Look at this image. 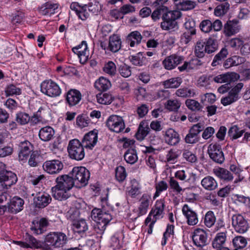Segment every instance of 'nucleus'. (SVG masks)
<instances>
[{"instance_id": "18", "label": "nucleus", "mask_w": 250, "mask_h": 250, "mask_svg": "<svg viewBox=\"0 0 250 250\" xmlns=\"http://www.w3.org/2000/svg\"><path fill=\"white\" fill-rule=\"evenodd\" d=\"M200 28L205 33L210 32L211 35L217 33L219 31V20H216L213 22L208 20H204L201 22Z\"/></svg>"}, {"instance_id": "61", "label": "nucleus", "mask_w": 250, "mask_h": 250, "mask_svg": "<svg viewBox=\"0 0 250 250\" xmlns=\"http://www.w3.org/2000/svg\"><path fill=\"white\" fill-rule=\"evenodd\" d=\"M216 218L214 213L211 211H208L206 214L204 223L206 226L208 228L212 227L215 223Z\"/></svg>"}, {"instance_id": "22", "label": "nucleus", "mask_w": 250, "mask_h": 250, "mask_svg": "<svg viewBox=\"0 0 250 250\" xmlns=\"http://www.w3.org/2000/svg\"><path fill=\"white\" fill-rule=\"evenodd\" d=\"M24 200L20 197H14L8 206V212L16 214L23 209Z\"/></svg>"}, {"instance_id": "45", "label": "nucleus", "mask_w": 250, "mask_h": 250, "mask_svg": "<svg viewBox=\"0 0 250 250\" xmlns=\"http://www.w3.org/2000/svg\"><path fill=\"white\" fill-rule=\"evenodd\" d=\"M196 2L190 0H183L177 4L178 9L183 11H188L193 9L195 7Z\"/></svg>"}, {"instance_id": "56", "label": "nucleus", "mask_w": 250, "mask_h": 250, "mask_svg": "<svg viewBox=\"0 0 250 250\" xmlns=\"http://www.w3.org/2000/svg\"><path fill=\"white\" fill-rule=\"evenodd\" d=\"M92 6V4L91 3H89L88 4H85L83 6L82 9L79 10V11L76 13L79 18L81 19L82 21L86 20L89 16L88 13L86 11V8L88 7L89 11H92L93 9L90 8Z\"/></svg>"}, {"instance_id": "31", "label": "nucleus", "mask_w": 250, "mask_h": 250, "mask_svg": "<svg viewBox=\"0 0 250 250\" xmlns=\"http://www.w3.org/2000/svg\"><path fill=\"white\" fill-rule=\"evenodd\" d=\"M55 134L54 129L50 126L42 127L39 131V136L43 141L47 142L51 140Z\"/></svg>"}, {"instance_id": "62", "label": "nucleus", "mask_w": 250, "mask_h": 250, "mask_svg": "<svg viewBox=\"0 0 250 250\" xmlns=\"http://www.w3.org/2000/svg\"><path fill=\"white\" fill-rule=\"evenodd\" d=\"M80 211L75 208H70L66 214V217L68 219L74 223L75 221H78L80 218Z\"/></svg>"}, {"instance_id": "40", "label": "nucleus", "mask_w": 250, "mask_h": 250, "mask_svg": "<svg viewBox=\"0 0 250 250\" xmlns=\"http://www.w3.org/2000/svg\"><path fill=\"white\" fill-rule=\"evenodd\" d=\"M208 153L209 157L214 162L219 163V145L210 144L208 147Z\"/></svg>"}, {"instance_id": "46", "label": "nucleus", "mask_w": 250, "mask_h": 250, "mask_svg": "<svg viewBox=\"0 0 250 250\" xmlns=\"http://www.w3.org/2000/svg\"><path fill=\"white\" fill-rule=\"evenodd\" d=\"M146 58L144 56L142 52H139L134 56H131L130 61L133 65L142 66L145 64Z\"/></svg>"}, {"instance_id": "5", "label": "nucleus", "mask_w": 250, "mask_h": 250, "mask_svg": "<svg viewBox=\"0 0 250 250\" xmlns=\"http://www.w3.org/2000/svg\"><path fill=\"white\" fill-rule=\"evenodd\" d=\"M84 148L79 140L74 139L70 140L67 146L70 158L77 161L83 160L85 156Z\"/></svg>"}, {"instance_id": "37", "label": "nucleus", "mask_w": 250, "mask_h": 250, "mask_svg": "<svg viewBox=\"0 0 250 250\" xmlns=\"http://www.w3.org/2000/svg\"><path fill=\"white\" fill-rule=\"evenodd\" d=\"M73 229L76 232L80 233L84 232L88 229V225L85 220L80 219L78 221H75L72 224Z\"/></svg>"}, {"instance_id": "35", "label": "nucleus", "mask_w": 250, "mask_h": 250, "mask_svg": "<svg viewBox=\"0 0 250 250\" xmlns=\"http://www.w3.org/2000/svg\"><path fill=\"white\" fill-rule=\"evenodd\" d=\"M239 74L234 72H228L225 74L220 75V83H230L235 82L240 79Z\"/></svg>"}, {"instance_id": "9", "label": "nucleus", "mask_w": 250, "mask_h": 250, "mask_svg": "<svg viewBox=\"0 0 250 250\" xmlns=\"http://www.w3.org/2000/svg\"><path fill=\"white\" fill-rule=\"evenodd\" d=\"M192 240L197 247L202 248L208 244V234L203 229L197 228L192 232Z\"/></svg>"}, {"instance_id": "25", "label": "nucleus", "mask_w": 250, "mask_h": 250, "mask_svg": "<svg viewBox=\"0 0 250 250\" xmlns=\"http://www.w3.org/2000/svg\"><path fill=\"white\" fill-rule=\"evenodd\" d=\"M164 138L166 143L170 146L176 145L180 140L179 134L172 128L167 130Z\"/></svg>"}, {"instance_id": "27", "label": "nucleus", "mask_w": 250, "mask_h": 250, "mask_svg": "<svg viewBox=\"0 0 250 250\" xmlns=\"http://www.w3.org/2000/svg\"><path fill=\"white\" fill-rule=\"evenodd\" d=\"M59 4L54 3L50 1L47 2L42 4L39 9L40 14L44 16H51L56 13V10L58 8Z\"/></svg>"}, {"instance_id": "28", "label": "nucleus", "mask_w": 250, "mask_h": 250, "mask_svg": "<svg viewBox=\"0 0 250 250\" xmlns=\"http://www.w3.org/2000/svg\"><path fill=\"white\" fill-rule=\"evenodd\" d=\"M238 21L237 20L229 21L225 24L224 33L226 36H231L238 33L240 27L238 24Z\"/></svg>"}, {"instance_id": "12", "label": "nucleus", "mask_w": 250, "mask_h": 250, "mask_svg": "<svg viewBox=\"0 0 250 250\" xmlns=\"http://www.w3.org/2000/svg\"><path fill=\"white\" fill-rule=\"evenodd\" d=\"M73 52L77 54L81 64H85L88 60L89 51L85 41H82L81 43L72 48Z\"/></svg>"}, {"instance_id": "30", "label": "nucleus", "mask_w": 250, "mask_h": 250, "mask_svg": "<svg viewBox=\"0 0 250 250\" xmlns=\"http://www.w3.org/2000/svg\"><path fill=\"white\" fill-rule=\"evenodd\" d=\"M30 146L31 144L28 141H24L20 143L18 156L20 161H24L27 159L31 151Z\"/></svg>"}, {"instance_id": "59", "label": "nucleus", "mask_w": 250, "mask_h": 250, "mask_svg": "<svg viewBox=\"0 0 250 250\" xmlns=\"http://www.w3.org/2000/svg\"><path fill=\"white\" fill-rule=\"evenodd\" d=\"M184 26L187 31L190 32L191 34H195V22L191 18H188L185 19Z\"/></svg>"}, {"instance_id": "17", "label": "nucleus", "mask_w": 250, "mask_h": 250, "mask_svg": "<svg viewBox=\"0 0 250 250\" xmlns=\"http://www.w3.org/2000/svg\"><path fill=\"white\" fill-rule=\"evenodd\" d=\"M184 60V57L173 54L167 57L163 61V64L166 69L171 70L182 63Z\"/></svg>"}, {"instance_id": "11", "label": "nucleus", "mask_w": 250, "mask_h": 250, "mask_svg": "<svg viewBox=\"0 0 250 250\" xmlns=\"http://www.w3.org/2000/svg\"><path fill=\"white\" fill-rule=\"evenodd\" d=\"M43 170L50 174L59 173L63 168V163L59 160H52L45 161L43 165Z\"/></svg>"}, {"instance_id": "26", "label": "nucleus", "mask_w": 250, "mask_h": 250, "mask_svg": "<svg viewBox=\"0 0 250 250\" xmlns=\"http://www.w3.org/2000/svg\"><path fill=\"white\" fill-rule=\"evenodd\" d=\"M82 97V94L79 90L72 89L67 92L66 100L70 106H74L80 102Z\"/></svg>"}, {"instance_id": "51", "label": "nucleus", "mask_w": 250, "mask_h": 250, "mask_svg": "<svg viewBox=\"0 0 250 250\" xmlns=\"http://www.w3.org/2000/svg\"><path fill=\"white\" fill-rule=\"evenodd\" d=\"M90 123V119L85 115H80L76 118V125L81 128L88 126Z\"/></svg>"}, {"instance_id": "29", "label": "nucleus", "mask_w": 250, "mask_h": 250, "mask_svg": "<svg viewBox=\"0 0 250 250\" xmlns=\"http://www.w3.org/2000/svg\"><path fill=\"white\" fill-rule=\"evenodd\" d=\"M122 42L120 37L114 34L109 38L108 49L113 53L118 52L121 48Z\"/></svg>"}, {"instance_id": "6", "label": "nucleus", "mask_w": 250, "mask_h": 250, "mask_svg": "<svg viewBox=\"0 0 250 250\" xmlns=\"http://www.w3.org/2000/svg\"><path fill=\"white\" fill-rule=\"evenodd\" d=\"M41 91L44 94L50 97H58L62 92L59 85L51 80H46L41 83Z\"/></svg>"}, {"instance_id": "60", "label": "nucleus", "mask_w": 250, "mask_h": 250, "mask_svg": "<svg viewBox=\"0 0 250 250\" xmlns=\"http://www.w3.org/2000/svg\"><path fill=\"white\" fill-rule=\"evenodd\" d=\"M30 120L29 115L24 112H19L16 115V121L21 125L27 124Z\"/></svg>"}, {"instance_id": "8", "label": "nucleus", "mask_w": 250, "mask_h": 250, "mask_svg": "<svg viewBox=\"0 0 250 250\" xmlns=\"http://www.w3.org/2000/svg\"><path fill=\"white\" fill-rule=\"evenodd\" d=\"M17 180V176L14 172L4 170L0 171V183L4 188H8L15 184Z\"/></svg>"}, {"instance_id": "2", "label": "nucleus", "mask_w": 250, "mask_h": 250, "mask_svg": "<svg viewBox=\"0 0 250 250\" xmlns=\"http://www.w3.org/2000/svg\"><path fill=\"white\" fill-rule=\"evenodd\" d=\"M69 175L74 181L75 187L77 188L86 186L90 178L89 170L83 167H73Z\"/></svg>"}, {"instance_id": "39", "label": "nucleus", "mask_w": 250, "mask_h": 250, "mask_svg": "<svg viewBox=\"0 0 250 250\" xmlns=\"http://www.w3.org/2000/svg\"><path fill=\"white\" fill-rule=\"evenodd\" d=\"M94 86L99 91H105L111 86V83L108 79L101 77L96 81Z\"/></svg>"}, {"instance_id": "54", "label": "nucleus", "mask_w": 250, "mask_h": 250, "mask_svg": "<svg viewBox=\"0 0 250 250\" xmlns=\"http://www.w3.org/2000/svg\"><path fill=\"white\" fill-rule=\"evenodd\" d=\"M244 131L239 128L237 125H233L230 128L228 134L232 139H236L243 135Z\"/></svg>"}, {"instance_id": "36", "label": "nucleus", "mask_w": 250, "mask_h": 250, "mask_svg": "<svg viewBox=\"0 0 250 250\" xmlns=\"http://www.w3.org/2000/svg\"><path fill=\"white\" fill-rule=\"evenodd\" d=\"M142 39L141 33L136 31L132 32L127 36L126 41L130 46L134 47L141 42Z\"/></svg>"}, {"instance_id": "41", "label": "nucleus", "mask_w": 250, "mask_h": 250, "mask_svg": "<svg viewBox=\"0 0 250 250\" xmlns=\"http://www.w3.org/2000/svg\"><path fill=\"white\" fill-rule=\"evenodd\" d=\"M202 186L208 190H213L217 187V183L215 180L211 176L205 177L201 181Z\"/></svg>"}, {"instance_id": "13", "label": "nucleus", "mask_w": 250, "mask_h": 250, "mask_svg": "<svg viewBox=\"0 0 250 250\" xmlns=\"http://www.w3.org/2000/svg\"><path fill=\"white\" fill-rule=\"evenodd\" d=\"M139 205L137 209L138 216L146 214L151 203V194L148 193H144L139 200Z\"/></svg>"}, {"instance_id": "33", "label": "nucleus", "mask_w": 250, "mask_h": 250, "mask_svg": "<svg viewBox=\"0 0 250 250\" xmlns=\"http://www.w3.org/2000/svg\"><path fill=\"white\" fill-rule=\"evenodd\" d=\"M213 81L219 83V77H213L211 75L209 76L204 75L199 78L197 84L199 86L207 88Z\"/></svg>"}, {"instance_id": "4", "label": "nucleus", "mask_w": 250, "mask_h": 250, "mask_svg": "<svg viewBox=\"0 0 250 250\" xmlns=\"http://www.w3.org/2000/svg\"><path fill=\"white\" fill-rule=\"evenodd\" d=\"M68 241L66 235L62 232H51L45 238V242L47 245L53 248H62Z\"/></svg>"}, {"instance_id": "47", "label": "nucleus", "mask_w": 250, "mask_h": 250, "mask_svg": "<svg viewBox=\"0 0 250 250\" xmlns=\"http://www.w3.org/2000/svg\"><path fill=\"white\" fill-rule=\"evenodd\" d=\"M155 188L156 192L153 196V199H155L156 198L159 197L162 192L167 190L168 188V185L166 182L164 181H160L155 184Z\"/></svg>"}, {"instance_id": "34", "label": "nucleus", "mask_w": 250, "mask_h": 250, "mask_svg": "<svg viewBox=\"0 0 250 250\" xmlns=\"http://www.w3.org/2000/svg\"><path fill=\"white\" fill-rule=\"evenodd\" d=\"M124 159L128 164H135L138 159L136 150L131 146L128 148L124 154Z\"/></svg>"}, {"instance_id": "44", "label": "nucleus", "mask_w": 250, "mask_h": 250, "mask_svg": "<svg viewBox=\"0 0 250 250\" xmlns=\"http://www.w3.org/2000/svg\"><path fill=\"white\" fill-rule=\"evenodd\" d=\"M207 42L203 40L197 42L195 47V54L198 58H202L207 53V47H206Z\"/></svg>"}, {"instance_id": "16", "label": "nucleus", "mask_w": 250, "mask_h": 250, "mask_svg": "<svg viewBox=\"0 0 250 250\" xmlns=\"http://www.w3.org/2000/svg\"><path fill=\"white\" fill-rule=\"evenodd\" d=\"M182 212L187 219V224L190 226H194L198 222L197 213L187 204L182 208Z\"/></svg>"}, {"instance_id": "14", "label": "nucleus", "mask_w": 250, "mask_h": 250, "mask_svg": "<svg viewBox=\"0 0 250 250\" xmlns=\"http://www.w3.org/2000/svg\"><path fill=\"white\" fill-rule=\"evenodd\" d=\"M98 141V131L94 130L86 133L82 141V144L84 148L92 149Z\"/></svg>"}, {"instance_id": "24", "label": "nucleus", "mask_w": 250, "mask_h": 250, "mask_svg": "<svg viewBox=\"0 0 250 250\" xmlns=\"http://www.w3.org/2000/svg\"><path fill=\"white\" fill-rule=\"evenodd\" d=\"M56 185L69 191L75 184L70 175H62L58 176L55 180Z\"/></svg>"}, {"instance_id": "19", "label": "nucleus", "mask_w": 250, "mask_h": 250, "mask_svg": "<svg viewBox=\"0 0 250 250\" xmlns=\"http://www.w3.org/2000/svg\"><path fill=\"white\" fill-rule=\"evenodd\" d=\"M50 195L45 192H38L34 198V202L37 207L44 208L47 206L51 202Z\"/></svg>"}, {"instance_id": "63", "label": "nucleus", "mask_w": 250, "mask_h": 250, "mask_svg": "<svg viewBox=\"0 0 250 250\" xmlns=\"http://www.w3.org/2000/svg\"><path fill=\"white\" fill-rule=\"evenodd\" d=\"M233 178L232 174L229 171L225 168H220V179L228 182L231 181Z\"/></svg>"}, {"instance_id": "23", "label": "nucleus", "mask_w": 250, "mask_h": 250, "mask_svg": "<svg viewBox=\"0 0 250 250\" xmlns=\"http://www.w3.org/2000/svg\"><path fill=\"white\" fill-rule=\"evenodd\" d=\"M174 175L177 179L185 182H194L196 179V174L191 172L188 168L177 171Z\"/></svg>"}, {"instance_id": "10", "label": "nucleus", "mask_w": 250, "mask_h": 250, "mask_svg": "<svg viewBox=\"0 0 250 250\" xmlns=\"http://www.w3.org/2000/svg\"><path fill=\"white\" fill-rule=\"evenodd\" d=\"M232 224L234 230L239 233L247 232L249 228L247 221L240 214H236L232 216Z\"/></svg>"}, {"instance_id": "52", "label": "nucleus", "mask_w": 250, "mask_h": 250, "mask_svg": "<svg viewBox=\"0 0 250 250\" xmlns=\"http://www.w3.org/2000/svg\"><path fill=\"white\" fill-rule=\"evenodd\" d=\"M165 105L166 108L170 111H177L181 106V103L177 99H170L167 101Z\"/></svg>"}, {"instance_id": "38", "label": "nucleus", "mask_w": 250, "mask_h": 250, "mask_svg": "<svg viewBox=\"0 0 250 250\" xmlns=\"http://www.w3.org/2000/svg\"><path fill=\"white\" fill-rule=\"evenodd\" d=\"M182 83L181 78L177 77L171 78L162 82L163 85L165 88H176Z\"/></svg>"}, {"instance_id": "15", "label": "nucleus", "mask_w": 250, "mask_h": 250, "mask_svg": "<svg viewBox=\"0 0 250 250\" xmlns=\"http://www.w3.org/2000/svg\"><path fill=\"white\" fill-rule=\"evenodd\" d=\"M165 207L164 199L157 200L150 211V214L152 215L153 218L157 220L162 218L164 216Z\"/></svg>"}, {"instance_id": "7", "label": "nucleus", "mask_w": 250, "mask_h": 250, "mask_svg": "<svg viewBox=\"0 0 250 250\" xmlns=\"http://www.w3.org/2000/svg\"><path fill=\"white\" fill-rule=\"evenodd\" d=\"M106 125L111 131L116 133L122 132L125 128L123 118L116 115H112L108 117L106 121Z\"/></svg>"}, {"instance_id": "3", "label": "nucleus", "mask_w": 250, "mask_h": 250, "mask_svg": "<svg viewBox=\"0 0 250 250\" xmlns=\"http://www.w3.org/2000/svg\"><path fill=\"white\" fill-rule=\"evenodd\" d=\"M92 219L97 223L96 229L103 233L106 229V225L112 220V215L107 212H104L99 208H94L91 211Z\"/></svg>"}, {"instance_id": "49", "label": "nucleus", "mask_w": 250, "mask_h": 250, "mask_svg": "<svg viewBox=\"0 0 250 250\" xmlns=\"http://www.w3.org/2000/svg\"><path fill=\"white\" fill-rule=\"evenodd\" d=\"M48 225L47 220L45 218H42L39 223H37L35 225L33 230L34 232L37 234H40L42 233L45 230L46 227Z\"/></svg>"}, {"instance_id": "20", "label": "nucleus", "mask_w": 250, "mask_h": 250, "mask_svg": "<svg viewBox=\"0 0 250 250\" xmlns=\"http://www.w3.org/2000/svg\"><path fill=\"white\" fill-rule=\"evenodd\" d=\"M15 243L24 248L39 249L42 247L41 242L30 235H27L25 241H16Z\"/></svg>"}, {"instance_id": "64", "label": "nucleus", "mask_w": 250, "mask_h": 250, "mask_svg": "<svg viewBox=\"0 0 250 250\" xmlns=\"http://www.w3.org/2000/svg\"><path fill=\"white\" fill-rule=\"evenodd\" d=\"M103 69L105 73L111 76H114L116 72V65L112 61H109L105 64Z\"/></svg>"}, {"instance_id": "58", "label": "nucleus", "mask_w": 250, "mask_h": 250, "mask_svg": "<svg viewBox=\"0 0 250 250\" xmlns=\"http://www.w3.org/2000/svg\"><path fill=\"white\" fill-rule=\"evenodd\" d=\"M115 177L119 182H122L124 181L126 177V173L125 171V168L122 166L117 167L115 170Z\"/></svg>"}, {"instance_id": "42", "label": "nucleus", "mask_w": 250, "mask_h": 250, "mask_svg": "<svg viewBox=\"0 0 250 250\" xmlns=\"http://www.w3.org/2000/svg\"><path fill=\"white\" fill-rule=\"evenodd\" d=\"M232 242L235 248L234 250H242L246 247L248 243L247 239L242 236H235Z\"/></svg>"}, {"instance_id": "48", "label": "nucleus", "mask_w": 250, "mask_h": 250, "mask_svg": "<svg viewBox=\"0 0 250 250\" xmlns=\"http://www.w3.org/2000/svg\"><path fill=\"white\" fill-rule=\"evenodd\" d=\"M175 94L180 97H193L195 95V92L193 89L184 87L177 90Z\"/></svg>"}, {"instance_id": "50", "label": "nucleus", "mask_w": 250, "mask_h": 250, "mask_svg": "<svg viewBox=\"0 0 250 250\" xmlns=\"http://www.w3.org/2000/svg\"><path fill=\"white\" fill-rule=\"evenodd\" d=\"M180 155L178 150L171 149L167 152L166 156L167 162L170 164H175Z\"/></svg>"}, {"instance_id": "43", "label": "nucleus", "mask_w": 250, "mask_h": 250, "mask_svg": "<svg viewBox=\"0 0 250 250\" xmlns=\"http://www.w3.org/2000/svg\"><path fill=\"white\" fill-rule=\"evenodd\" d=\"M217 35L218 33L212 34L211 37L207 42L206 47H207V53L208 54L214 52L217 49L215 44L217 42Z\"/></svg>"}, {"instance_id": "21", "label": "nucleus", "mask_w": 250, "mask_h": 250, "mask_svg": "<svg viewBox=\"0 0 250 250\" xmlns=\"http://www.w3.org/2000/svg\"><path fill=\"white\" fill-rule=\"evenodd\" d=\"M51 193L53 198L59 201L65 200L71 195L69 191L57 185L51 188Z\"/></svg>"}, {"instance_id": "1", "label": "nucleus", "mask_w": 250, "mask_h": 250, "mask_svg": "<svg viewBox=\"0 0 250 250\" xmlns=\"http://www.w3.org/2000/svg\"><path fill=\"white\" fill-rule=\"evenodd\" d=\"M161 15H162L163 21L160 26L163 30L178 28L176 20L181 16V13L179 10L168 11L167 6H160L152 13L151 17L153 21H156L160 19Z\"/></svg>"}, {"instance_id": "57", "label": "nucleus", "mask_w": 250, "mask_h": 250, "mask_svg": "<svg viewBox=\"0 0 250 250\" xmlns=\"http://www.w3.org/2000/svg\"><path fill=\"white\" fill-rule=\"evenodd\" d=\"M42 157L39 153L37 151H33L30 157L28 160V164L33 167L38 166V164L41 162Z\"/></svg>"}, {"instance_id": "32", "label": "nucleus", "mask_w": 250, "mask_h": 250, "mask_svg": "<svg viewBox=\"0 0 250 250\" xmlns=\"http://www.w3.org/2000/svg\"><path fill=\"white\" fill-rule=\"evenodd\" d=\"M141 186L135 180L131 181V186L127 188V193L128 196L132 198H135L141 193Z\"/></svg>"}, {"instance_id": "55", "label": "nucleus", "mask_w": 250, "mask_h": 250, "mask_svg": "<svg viewBox=\"0 0 250 250\" xmlns=\"http://www.w3.org/2000/svg\"><path fill=\"white\" fill-rule=\"evenodd\" d=\"M98 103L103 104H108L112 102V97L108 93H100L97 95Z\"/></svg>"}, {"instance_id": "53", "label": "nucleus", "mask_w": 250, "mask_h": 250, "mask_svg": "<svg viewBox=\"0 0 250 250\" xmlns=\"http://www.w3.org/2000/svg\"><path fill=\"white\" fill-rule=\"evenodd\" d=\"M149 130L150 128L147 125L144 126L143 125L140 124L138 131L135 134L137 139L140 141L144 140L148 134Z\"/></svg>"}]
</instances>
